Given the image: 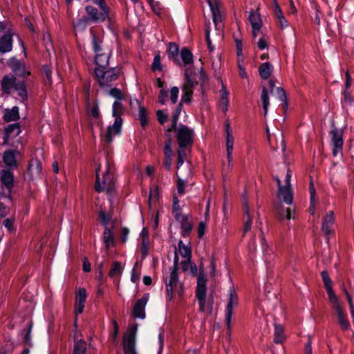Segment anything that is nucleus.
<instances>
[{"mask_svg":"<svg viewBox=\"0 0 354 354\" xmlns=\"http://www.w3.org/2000/svg\"><path fill=\"white\" fill-rule=\"evenodd\" d=\"M123 113L124 106L122 100H115L112 106V115L115 118V120L113 125H109L103 135L105 142H111L113 136L120 134L122 124L121 115Z\"/></svg>","mask_w":354,"mask_h":354,"instance_id":"1","label":"nucleus"},{"mask_svg":"<svg viewBox=\"0 0 354 354\" xmlns=\"http://www.w3.org/2000/svg\"><path fill=\"white\" fill-rule=\"evenodd\" d=\"M99 9L93 6L88 5L85 7V11L90 21L101 23L109 18V8L106 2L95 3Z\"/></svg>","mask_w":354,"mask_h":354,"instance_id":"2","label":"nucleus"},{"mask_svg":"<svg viewBox=\"0 0 354 354\" xmlns=\"http://www.w3.org/2000/svg\"><path fill=\"white\" fill-rule=\"evenodd\" d=\"M100 166L96 168V183L95 185V190L98 192L102 191H106L107 192H111L114 187L113 177L111 174V164L109 160H106V169L103 175L102 180H100L99 176Z\"/></svg>","mask_w":354,"mask_h":354,"instance_id":"3","label":"nucleus"},{"mask_svg":"<svg viewBox=\"0 0 354 354\" xmlns=\"http://www.w3.org/2000/svg\"><path fill=\"white\" fill-rule=\"evenodd\" d=\"M175 132L179 149H189L193 144L194 129L180 124Z\"/></svg>","mask_w":354,"mask_h":354,"instance_id":"4","label":"nucleus"},{"mask_svg":"<svg viewBox=\"0 0 354 354\" xmlns=\"http://www.w3.org/2000/svg\"><path fill=\"white\" fill-rule=\"evenodd\" d=\"M192 72L185 73V82L182 86L183 95L181 97L180 103H189L192 98L193 89L198 84V82L195 80L194 76Z\"/></svg>","mask_w":354,"mask_h":354,"instance_id":"5","label":"nucleus"},{"mask_svg":"<svg viewBox=\"0 0 354 354\" xmlns=\"http://www.w3.org/2000/svg\"><path fill=\"white\" fill-rule=\"evenodd\" d=\"M206 295V279L203 272H201L197 277L196 296L198 301L199 310L203 313L205 311Z\"/></svg>","mask_w":354,"mask_h":354,"instance_id":"6","label":"nucleus"},{"mask_svg":"<svg viewBox=\"0 0 354 354\" xmlns=\"http://www.w3.org/2000/svg\"><path fill=\"white\" fill-rule=\"evenodd\" d=\"M95 74L97 77L100 85L101 86H105L118 78L119 70H117L115 68H111L106 71H104V68H96L95 70Z\"/></svg>","mask_w":354,"mask_h":354,"instance_id":"7","label":"nucleus"},{"mask_svg":"<svg viewBox=\"0 0 354 354\" xmlns=\"http://www.w3.org/2000/svg\"><path fill=\"white\" fill-rule=\"evenodd\" d=\"M176 290L179 295L182 294L183 286L179 282L177 271L171 270L169 275V282H166L167 301H171L173 292Z\"/></svg>","mask_w":354,"mask_h":354,"instance_id":"8","label":"nucleus"},{"mask_svg":"<svg viewBox=\"0 0 354 354\" xmlns=\"http://www.w3.org/2000/svg\"><path fill=\"white\" fill-rule=\"evenodd\" d=\"M238 295L233 288H230L227 296V304L225 312V322L228 329L230 328L233 309L238 305Z\"/></svg>","mask_w":354,"mask_h":354,"instance_id":"9","label":"nucleus"},{"mask_svg":"<svg viewBox=\"0 0 354 354\" xmlns=\"http://www.w3.org/2000/svg\"><path fill=\"white\" fill-rule=\"evenodd\" d=\"M330 145L332 146L333 154L336 156L341 152L343 146L342 131L333 127L330 132Z\"/></svg>","mask_w":354,"mask_h":354,"instance_id":"10","label":"nucleus"},{"mask_svg":"<svg viewBox=\"0 0 354 354\" xmlns=\"http://www.w3.org/2000/svg\"><path fill=\"white\" fill-rule=\"evenodd\" d=\"M175 251L178 252V254H180L183 259L182 261V268L184 271H186L189 269V264L190 263V260L192 258V250L190 247V243H188L187 245H185L183 241L180 240L178 243V249Z\"/></svg>","mask_w":354,"mask_h":354,"instance_id":"11","label":"nucleus"},{"mask_svg":"<svg viewBox=\"0 0 354 354\" xmlns=\"http://www.w3.org/2000/svg\"><path fill=\"white\" fill-rule=\"evenodd\" d=\"M175 219L180 225L182 236H188L193 229L192 216L190 214H176Z\"/></svg>","mask_w":354,"mask_h":354,"instance_id":"12","label":"nucleus"},{"mask_svg":"<svg viewBox=\"0 0 354 354\" xmlns=\"http://www.w3.org/2000/svg\"><path fill=\"white\" fill-rule=\"evenodd\" d=\"M334 223V213L333 211H329L326 214L322 225V231L324 233L328 243L329 241V236L333 232Z\"/></svg>","mask_w":354,"mask_h":354,"instance_id":"13","label":"nucleus"},{"mask_svg":"<svg viewBox=\"0 0 354 354\" xmlns=\"http://www.w3.org/2000/svg\"><path fill=\"white\" fill-rule=\"evenodd\" d=\"M149 294L146 293L139 299H138L135 304L133 315L136 318L145 319V306L149 301Z\"/></svg>","mask_w":354,"mask_h":354,"instance_id":"14","label":"nucleus"},{"mask_svg":"<svg viewBox=\"0 0 354 354\" xmlns=\"http://www.w3.org/2000/svg\"><path fill=\"white\" fill-rule=\"evenodd\" d=\"M136 330H131L124 337L123 349L124 354H138L136 350Z\"/></svg>","mask_w":354,"mask_h":354,"instance_id":"15","label":"nucleus"},{"mask_svg":"<svg viewBox=\"0 0 354 354\" xmlns=\"http://www.w3.org/2000/svg\"><path fill=\"white\" fill-rule=\"evenodd\" d=\"M20 156L17 150H6L3 155L4 164L10 169H14L17 167V157Z\"/></svg>","mask_w":354,"mask_h":354,"instance_id":"16","label":"nucleus"},{"mask_svg":"<svg viewBox=\"0 0 354 354\" xmlns=\"http://www.w3.org/2000/svg\"><path fill=\"white\" fill-rule=\"evenodd\" d=\"M21 132L20 126L17 123L8 124L4 131L3 143L8 144L10 139L17 137Z\"/></svg>","mask_w":354,"mask_h":354,"instance_id":"17","label":"nucleus"},{"mask_svg":"<svg viewBox=\"0 0 354 354\" xmlns=\"http://www.w3.org/2000/svg\"><path fill=\"white\" fill-rule=\"evenodd\" d=\"M208 5L212 12L214 26L216 28H218L222 18L220 11V2L218 0H216L214 1H210L209 0Z\"/></svg>","mask_w":354,"mask_h":354,"instance_id":"18","label":"nucleus"},{"mask_svg":"<svg viewBox=\"0 0 354 354\" xmlns=\"http://www.w3.org/2000/svg\"><path fill=\"white\" fill-rule=\"evenodd\" d=\"M278 196L287 205H291L293 201V194L291 186H279L278 189Z\"/></svg>","mask_w":354,"mask_h":354,"instance_id":"19","label":"nucleus"},{"mask_svg":"<svg viewBox=\"0 0 354 354\" xmlns=\"http://www.w3.org/2000/svg\"><path fill=\"white\" fill-rule=\"evenodd\" d=\"M86 292L84 288H80L75 295V313L81 314L84 308V304L86 299Z\"/></svg>","mask_w":354,"mask_h":354,"instance_id":"20","label":"nucleus"},{"mask_svg":"<svg viewBox=\"0 0 354 354\" xmlns=\"http://www.w3.org/2000/svg\"><path fill=\"white\" fill-rule=\"evenodd\" d=\"M2 184L6 187L10 195L14 185V175L10 170L3 169L0 174Z\"/></svg>","mask_w":354,"mask_h":354,"instance_id":"21","label":"nucleus"},{"mask_svg":"<svg viewBox=\"0 0 354 354\" xmlns=\"http://www.w3.org/2000/svg\"><path fill=\"white\" fill-rule=\"evenodd\" d=\"M17 82V78L12 75L4 76L1 82V90L3 93L10 94L15 87Z\"/></svg>","mask_w":354,"mask_h":354,"instance_id":"22","label":"nucleus"},{"mask_svg":"<svg viewBox=\"0 0 354 354\" xmlns=\"http://www.w3.org/2000/svg\"><path fill=\"white\" fill-rule=\"evenodd\" d=\"M180 57L182 63L185 66V74L188 72H192L191 67L193 64V55L192 52L187 48H183L180 50Z\"/></svg>","mask_w":354,"mask_h":354,"instance_id":"23","label":"nucleus"},{"mask_svg":"<svg viewBox=\"0 0 354 354\" xmlns=\"http://www.w3.org/2000/svg\"><path fill=\"white\" fill-rule=\"evenodd\" d=\"M243 197V210H244V226H243V235H245L250 231L252 225V218L250 214L249 204L246 198Z\"/></svg>","mask_w":354,"mask_h":354,"instance_id":"24","label":"nucleus"},{"mask_svg":"<svg viewBox=\"0 0 354 354\" xmlns=\"http://www.w3.org/2000/svg\"><path fill=\"white\" fill-rule=\"evenodd\" d=\"M249 20L252 27V34L255 37L260 31L262 22L260 15L257 12H251L249 15Z\"/></svg>","mask_w":354,"mask_h":354,"instance_id":"25","label":"nucleus"},{"mask_svg":"<svg viewBox=\"0 0 354 354\" xmlns=\"http://www.w3.org/2000/svg\"><path fill=\"white\" fill-rule=\"evenodd\" d=\"M274 208L279 220L282 221L285 218L288 220L295 219V216L292 215V212H294V209H285L281 203L276 204Z\"/></svg>","mask_w":354,"mask_h":354,"instance_id":"26","label":"nucleus"},{"mask_svg":"<svg viewBox=\"0 0 354 354\" xmlns=\"http://www.w3.org/2000/svg\"><path fill=\"white\" fill-rule=\"evenodd\" d=\"M12 36L10 33H6L0 37V53H8L12 50Z\"/></svg>","mask_w":354,"mask_h":354,"instance_id":"27","label":"nucleus"},{"mask_svg":"<svg viewBox=\"0 0 354 354\" xmlns=\"http://www.w3.org/2000/svg\"><path fill=\"white\" fill-rule=\"evenodd\" d=\"M41 169L40 162L37 159H32L29 162L28 172L31 178H35L39 176Z\"/></svg>","mask_w":354,"mask_h":354,"instance_id":"28","label":"nucleus"},{"mask_svg":"<svg viewBox=\"0 0 354 354\" xmlns=\"http://www.w3.org/2000/svg\"><path fill=\"white\" fill-rule=\"evenodd\" d=\"M261 248L263 254L264 256V259L266 262L270 261L273 258V252L271 248H270L269 245H268L263 232L261 229Z\"/></svg>","mask_w":354,"mask_h":354,"instance_id":"29","label":"nucleus"},{"mask_svg":"<svg viewBox=\"0 0 354 354\" xmlns=\"http://www.w3.org/2000/svg\"><path fill=\"white\" fill-rule=\"evenodd\" d=\"M110 55L111 51L109 50L95 55V61L99 68H105L108 66Z\"/></svg>","mask_w":354,"mask_h":354,"instance_id":"30","label":"nucleus"},{"mask_svg":"<svg viewBox=\"0 0 354 354\" xmlns=\"http://www.w3.org/2000/svg\"><path fill=\"white\" fill-rule=\"evenodd\" d=\"M334 310L336 312L337 318H338V323L341 326L343 330H346L349 328L350 324L348 320L346 318V315L342 310L340 305H336L335 306V308H333Z\"/></svg>","mask_w":354,"mask_h":354,"instance_id":"31","label":"nucleus"},{"mask_svg":"<svg viewBox=\"0 0 354 354\" xmlns=\"http://www.w3.org/2000/svg\"><path fill=\"white\" fill-rule=\"evenodd\" d=\"M273 66L270 62H264L260 64L259 67L260 77L263 80L269 79L273 72Z\"/></svg>","mask_w":354,"mask_h":354,"instance_id":"32","label":"nucleus"},{"mask_svg":"<svg viewBox=\"0 0 354 354\" xmlns=\"http://www.w3.org/2000/svg\"><path fill=\"white\" fill-rule=\"evenodd\" d=\"M91 46L93 50L94 51L95 54H100L102 52H104V49L102 48V39L98 37H97L93 32L92 30H91Z\"/></svg>","mask_w":354,"mask_h":354,"instance_id":"33","label":"nucleus"},{"mask_svg":"<svg viewBox=\"0 0 354 354\" xmlns=\"http://www.w3.org/2000/svg\"><path fill=\"white\" fill-rule=\"evenodd\" d=\"M168 57L170 60H172L176 64L180 65L178 59L179 48L176 43H170L168 48Z\"/></svg>","mask_w":354,"mask_h":354,"instance_id":"34","label":"nucleus"},{"mask_svg":"<svg viewBox=\"0 0 354 354\" xmlns=\"http://www.w3.org/2000/svg\"><path fill=\"white\" fill-rule=\"evenodd\" d=\"M3 118V120L7 122L18 120L19 118L18 107L14 106L10 110H7Z\"/></svg>","mask_w":354,"mask_h":354,"instance_id":"35","label":"nucleus"},{"mask_svg":"<svg viewBox=\"0 0 354 354\" xmlns=\"http://www.w3.org/2000/svg\"><path fill=\"white\" fill-rule=\"evenodd\" d=\"M14 90L17 92L18 95L21 99L25 100L27 98L28 93H27L26 86L24 82L17 81Z\"/></svg>","mask_w":354,"mask_h":354,"instance_id":"36","label":"nucleus"},{"mask_svg":"<svg viewBox=\"0 0 354 354\" xmlns=\"http://www.w3.org/2000/svg\"><path fill=\"white\" fill-rule=\"evenodd\" d=\"M261 100L262 102L263 109L264 111V115L266 116L268 113V106L270 105V101H269V96H268V89L265 86L262 87Z\"/></svg>","mask_w":354,"mask_h":354,"instance_id":"37","label":"nucleus"},{"mask_svg":"<svg viewBox=\"0 0 354 354\" xmlns=\"http://www.w3.org/2000/svg\"><path fill=\"white\" fill-rule=\"evenodd\" d=\"M86 342L83 339H79L74 344L73 354H86Z\"/></svg>","mask_w":354,"mask_h":354,"instance_id":"38","label":"nucleus"},{"mask_svg":"<svg viewBox=\"0 0 354 354\" xmlns=\"http://www.w3.org/2000/svg\"><path fill=\"white\" fill-rule=\"evenodd\" d=\"M89 19L86 17L77 19L73 22V26L75 29L79 31H83L86 29Z\"/></svg>","mask_w":354,"mask_h":354,"instance_id":"39","label":"nucleus"},{"mask_svg":"<svg viewBox=\"0 0 354 354\" xmlns=\"http://www.w3.org/2000/svg\"><path fill=\"white\" fill-rule=\"evenodd\" d=\"M283 339V329L280 324L274 325V342L277 344L282 343Z\"/></svg>","mask_w":354,"mask_h":354,"instance_id":"40","label":"nucleus"},{"mask_svg":"<svg viewBox=\"0 0 354 354\" xmlns=\"http://www.w3.org/2000/svg\"><path fill=\"white\" fill-rule=\"evenodd\" d=\"M103 241L107 248L113 244V237L111 234V230L106 227L103 233Z\"/></svg>","mask_w":354,"mask_h":354,"instance_id":"41","label":"nucleus"},{"mask_svg":"<svg viewBox=\"0 0 354 354\" xmlns=\"http://www.w3.org/2000/svg\"><path fill=\"white\" fill-rule=\"evenodd\" d=\"M142 240L140 247V251L143 257H146L149 252V240L147 234H145L144 232H142Z\"/></svg>","mask_w":354,"mask_h":354,"instance_id":"42","label":"nucleus"},{"mask_svg":"<svg viewBox=\"0 0 354 354\" xmlns=\"http://www.w3.org/2000/svg\"><path fill=\"white\" fill-rule=\"evenodd\" d=\"M123 268L120 262L115 261L113 263L111 269L109 272V276L113 277L115 276L120 275L122 272Z\"/></svg>","mask_w":354,"mask_h":354,"instance_id":"43","label":"nucleus"},{"mask_svg":"<svg viewBox=\"0 0 354 354\" xmlns=\"http://www.w3.org/2000/svg\"><path fill=\"white\" fill-rule=\"evenodd\" d=\"M138 117L141 126L145 127L148 123V117L147 111L144 106H139Z\"/></svg>","mask_w":354,"mask_h":354,"instance_id":"44","label":"nucleus"},{"mask_svg":"<svg viewBox=\"0 0 354 354\" xmlns=\"http://www.w3.org/2000/svg\"><path fill=\"white\" fill-rule=\"evenodd\" d=\"M153 11L158 15H160L163 11V6L159 1L147 0Z\"/></svg>","mask_w":354,"mask_h":354,"instance_id":"45","label":"nucleus"},{"mask_svg":"<svg viewBox=\"0 0 354 354\" xmlns=\"http://www.w3.org/2000/svg\"><path fill=\"white\" fill-rule=\"evenodd\" d=\"M192 74H196L194 76L195 80L198 82H200L202 86L207 82V76L202 68H201L198 73L193 72L192 71Z\"/></svg>","mask_w":354,"mask_h":354,"instance_id":"46","label":"nucleus"},{"mask_svg":"<svg viewBox=\"0 0 354 354\" xmlns=\"http://www.w3.org/2000/svg\"><path fill=\"white\" fill-rule=\"evenodd\" d=\"M326 289L329 297V301L333 304V308H335L336 305H339L337 297L333 290L332 286L326 287Z\"/></svg>","mask_w":354,"mask_h":354,"instance_id":"47","label":"nucleus"},{"mask_svg":"<svg viewBox=\"0 0 354 354\" xmlns=\"http://www.w3.org/2000/svg\"><path fill=\"white\" fill-rule=\"evenodd\" d=\"M276 94L278 99L283 102L284 108L288 107L287 97L284 90L281 87H277L276 88Z\"/></svg>","mask_w":354,"mask_h":354,"instance_id":"48","label":"nucleus"},{"mask_svg":"<svg viewBox=\"0 0 354 354\" xmlns=\"http://www.w3.org/2000/svg\"><path fill=\"white\" fill-rule=\"evenodd\" d=\"M227 163L223 162V167H222V171L223 176L225 177V176L233 168V163H232V156H230L229 157H227Z\"/></svg>","mask_w":354,"mask_h":354,"instance_id":"49","label":"nucleus"},{"mask_svg":"<svg viewBox=\"0 0 354 354\" xmlns=\"http://www.w3.org/2000/svg\"><path fill=\"white\" fill-rule=\"evenodd\" d=\"M205 28V39L207 44L208 49L212 52L214 50V46L212 45L210 39V21L206 22Z\"/></svg>","mask_w":354,"mask_h":354,"instance_id":"50","label":"nucleus"},{"mask_svg":"<svg viewBox=\"0 0 354 354\" xmlns=\"http://www.w3.org/2000/svg\"><path fill=\"white\" fill-rule=\"evenodd\" d=\"M172 213L174 218H176V214L179 216L183 214L181 212L180 206L179 205V201L176 196H174L173 198Z\"/></svg>","mask_w":354,"mask_h":354,"instance_id":"51","label":"nucleus"},{"mask_svg":"<svg viewBox=\"0 0 354 354\" xmlns=\"http://www.w3.org/2000/svg\"><path fill=\"white\" fill-rule=\"evenodd\" d=\"M109 95L115 98V100H122L124 98L122 91L118 88H112L109 91Z\"/></svg>","mask_w":354,"mask_h":354,"instance_id":"52","label":"nucleus"},{"mask_svg":"<svg viewBox=\"0 0 354 354\" xmlns=\"http://www.w3.org/2000/svg\"><path fill=\"white\" fill-rule=\"evenodd\" d=\"M151 69L153 71H160L162 70L160 56L159 55H157L153 57Z\"/></svg>","mask_w":354,"mask_h":354,"instance_id":"53","label":"nucleus"},{"mask_svg":"<svg viewBox=\"0 0 354 354\" xmlns=\"http://www.w3.org/2000/svg\"><path fill=\"white\" fill-rule=\"evenodd\" d=\"M227 157L232 156L234 149V138H225Z\"/></svg>","mask_w":354,"mask_h":354,"instance_id":"54","label":"nucleus"},{"mask_svg":"<svg viewBox=\"0 0 354 354\" xmlns=\"http://www.w3.org/2000/svg\"><path fill=\"white\" fill-rule=\"evenodd\" d=\"M187 157L186 150L182 149H178V162H177V168L179 167L184 163L185 160Z\"/></svg>","mask_w":354,"mask_h":354,"instance_id":"55","label":"nucleus"},{"mask_svg":"<svg viewBox=\"0 0 354 354\" xmlns=\"http://www.w3.org/2000/svg\"><path fill=\"white\" fill-rule=\"evenodd\" d=\"M13 71L18 75H24L25 74V66L21 62H17L13 66Z\"/></svg>","mask_w":354,"mask_h":354,"instance_id":"56","label":"nucleus"},{"mask_svg":"<svg viewBox=\"0 0 354 354\" xmlns=\"http://www.w3.org/2000/svg\"><path fill=\"white\" fill-rule=\"evenodd\" d=\"M179 89L177 86H173L170 90V100L172 104H176L178 97Z\"/></svg>","mask_w":354,"mask_h":354,"instance_id":"57","label":"nucleus"},{"mask_svg":"<svg viewBox=\"0 0 354 354\" xmlns=\"http://www.w3.org/2000/svg\"><path fill=\"white\" fill-rule=\"evenodd\" d=\"M157 119L158 122L163 124H165L168 118V115L165 113L162 110H158L156 111Z\"/></svg>","mask_w":354,"mask_h":354,"instance_id":"58","label":"nucleus"},{"mask_svg":"<svg viewBox=\"0 0 354 354\" xmlns=\"http://www.w3.org/2000/svg\"><path fill=\"white\" fill-rule=\"evenodd\" d=\"M322 279L325 287H328V286H332V281L329 277V274L327 271L323 270L321 272Z\"/></svg>","mask_w":354,"mask_h":354,"instance_id":"59","label":"nucleus"},{"mask_svg":"<svg viewBox=\"0 0 354 354\" xmlns=\"http://www.w3.org/2000/svg\"><path fill=\"white\" fill-rule=\"evenodd\" d=\"M102 225H107L111 220V216L107 214L104 211L101 210L99 214Z\"/></svg>","mask_w":354,"mask_h":354,"instance_id":"60","label":"nucleus"},{"mask_svg":"<svg viewBox=\"0 0 354 354\" xmlns=\"http://www.w3.org/2000/svg\"><path fill=\"white\" fill-rule=\"evenodd\" d=\"M164 151L165 158H172L171 141L170 139L165 143Z\"/></svg>","mask_w":354,"mask_h":354,"instance_id":"61","label":"nucleus"},{"mask_svg":"<svg viewBox=\"0 0 354 354\" xmlns=\"http://www.w3.org/2000/svg\"><path fill=\"white\" fill-rule=\"evenodd\" d=\"M228 95L229 93L226 88V86L223 84V82L221 81L220 101L229 100Z\"/></svg>","mask_w":354,"mask_h":354,"instance_id":"62","label":"nucleus"},{"mask_svg":"<svg viewBox=\"0 0 354 354\" xmlns=\"http://www.w3.org/2000/svg\"><path fill=\"white\" fill-rule=\"evenodd\" d=\"M43 73L44 74L46 80L48 82V84H51L52 82V77H51V72L49 68V67L47 65H45L43 66Z\"/></svg>","mask_w":354,"mask_h":354,"instance_id":"63","label":"nucleus"},{"mask_svg":"<svg viewBox=\"0 0 354 354\" xmlns=\"http://www.w3.org/2000/svg\"><path fill=\"white\" fill-rule=\"evenodd\" d=\"M177 192L179 194H183L185 192V181L180 178H178L177 180Z\"/></svg>","mask_w":354,"mask_h":354,"instance_id":"64","label":"nucleus"}]
</instances>
